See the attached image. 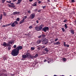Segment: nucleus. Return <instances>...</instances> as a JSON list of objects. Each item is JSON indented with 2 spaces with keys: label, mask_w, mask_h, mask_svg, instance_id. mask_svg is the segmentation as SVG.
I'll list each match as a JSON object with an SVG mask.
<instances>
[{
  "label": "nucleus",
  "mask_w": 76,
  "mask_h": 76,
  "mask_svg": "<svg viewBox=\"0 0 76 76\" xmlns=\"http://www.w3.org/2000/svg\"><path fill=\"white\" fill-rule=\"evenodd\" d=\"M19 54V52L16 50V49L12 50L11 52V54L12 56H16Z\"/></svg>",
  "instance_id": "1"
},
{
  "label": "nucleus",
  "mask_w": 76,
  "mask_h": 76,
  "mask_svg": "<svg viewBox=\"0 0 76 76\" xmlns=\"http://www.w3.org/2000/svg\"><path fill=\"white\" fill-rule=\"evenodd\" d=\"M43 27H44V25L43 24H42L41 25L39 26H36L35 28V29L37 31H41L42 29V28Z\"/></svg>",
  "instance_id": "2"
},
{
  "label": "nucleus",
  "mask_w": 76,
  "mask_h": 76,
  "mask_svg": "<svg viewBox=\"0 0 76 76\" xmlns=\"http://www.w3.org/2000/svg\"><path fill=\"white\" fill-rule=\"evenodd\" d=\"M48 39H45L42 41V43L44 45L45 44H47L48 43Z\"/></svg>",
  "instance_id": "3"
},
{
  "label": "nucleus",
  "mask_w": 76,
  "mask_h": 76,
  "mask_svg": "<svg viewBox=\"0 0 76 76\" xmlns=\"http://www.w3.org/2000/svg\"><path fill=\"white\" fill-rule=\"evenodd\" d=\"M49 29V27H45L42 28V31L45 32H46Z\"/></svg>",
  "instance_id": "4"
},
{
  "label": "nucleus",
  "mask_w": 76,
  "mask_h": 76,
  "mask_svg": "<svg viewBox=\"0 0 76 76\" xmlns=\"http://www.w3.org/2000/svg\"><path fill=\"white\" fill-rule=\"evenodd\" d=\"M23 48V47L22 46H20L18 47H17L15 49L19 53V50H22Z\"/></svg>",
  "instance_id": "5"
},
{
  "label": "nucleus",
  "mask_w": 76,
  "mask_h": 76,
  "mask_svg": "<svg viewBox=\"0 0 76 76\" xmlns=\"http://www.w3.org/2000/svg\"><path fill=\"white\" fill-rule=\"evenodd\" d=\"M2 45L3 46H4V47H6L7 46L10 47V44H7V43L6 42H3Z\"/></svg>",
  "instance_id": "6"
},
{
  "label": "nucleus",
  "mask_w": 76,
  "mask_h": 76,
  "mask_svg": "<svg viewBox=\"0 0 76 76\" xmlns=\"http://www.w3.org/2000/svg\"><path fill=\"white\" fill-rule=\"evenodd\" d=\"M26 58H31L32 57V56H31V55L29 53H27L26 54Z\"/></svg>",
  "instance_id": "7"
},
{
  "label": "nucleus",
  "mask_w": 76,
  "mask_h": 76,
  "mask_svg": "<svg viewBox=\"0 0 76 76\" xmlns=\"http://www.w3.org/2000/svg\"><path fill=\"white\" fill-rule=\"evenodd\" d=\"M35 14L34 13H32L30 15V16L29 17V18L30 19H34V17H35Z\"/></svg>",
  "instance_id": "8"
},
{
  "label": "nucleus",
  "mask_w": 76,
  "mask_h": 76,
  "mask_svg": "<svg viewBox=\"0 0 76 76\" xmlns=\"http://www.w3.org/2000/svg\"><path fill=\"white\" fill-rule=\"evenodd\" d=\"M70 32L72 34H75V32H75L74 30L72 28H70Z\"/></svg>",
  "instance_id": "9"
},
{
  "label": "nucleus",
  "mask_w": 76,
  "mask_h": 76,
  "mask_svg": "<svg viewBox=\"0 0 76 76\" xmlns=\"http://www.w3.org/2000/svg\"><path fill=\"white\" fill-rule=\"evenodd\" d=\"M20 13V12H14L13 13V15H19Z\"/></svg>",
  "instance_id": "10"
},
{
  "label": "nucleus",
  "mask_w": 76,
  "mask_h": 76,
  "mask_svg": "<svg viewBox=\"0 0 76 76\" xmlns=\"http://www.w3.org/2000/svg\"><path fill=\"white\" fill-rule=\"evenodd\" d=\"M37 47H38L37 49L39 50H42V46H37Z\"/></svg>",
  "instance_id": "11"
},
{
  "label": "nucleus",
  "mask_w": 76,
  "mask_h": 76,
  "mask_svg": "<svg viewBox=\"0 0 76 76\" xmlns=\"http://www.w3.org/2000/svg\"><path fill=\"white\" fill-rule=\"evenodd\" d=\"M44 50L46 53H48V51H49V48H47L44 49Z\"/></svg>",
  "instance_id": "12"
},
{
  "label": "nucleus",
  "mask_w": 76,
  "mask_h": 76,
  "mask_svg": "<svg viewBox=\"0 0 76 76\" xmlns=\"http://www.w3.org/2000/svg\"><path fill=\"white\" fill-rule=\"evenodd\" d=\"M47 60H48V63H50L51 62V59L49 58H47Z\"/></svg>",
  "instance_id": "13"
},
{
  "label": "nucleus",
  "mask_w": 76,
  "mask_h": 76,
  "mask_svg": "<svg viewBox=\"0 0 76 76\" xmlns=\"http://www.w3.org/2000/svg\"><path fill=\"white\" fill-rule=\"evenodd\" d=\"M22 1V0H18V2L16 3V4H20Z\"/></svg>",
  "instance_id": "14"
},
{
  "label": "nucleus",
  "mask_w": 76,
  "mask_h": 76,
  "mask_svg": "<svg viewBox=\"0 0 76 76\" xmlns=\"http://www.w3.org/2000/svg\"><path fill=\"white\" fill-rule=\"evenodd\" d=\"M0 76H6V74L4 73H1L0 74Z\"/></svg>",
  "instance_id": "15"
},
{
  "label": "nucleus",
  "mask_w": 76,
  "mask_h": 76,
  "mask_svg": "<svg viewBox=\"0 0 76 76\" xmlns=\"http://www.w3.org/2000/svg\"><path fill=\"white\" fill-rule=\"evenodd\" d=\"M16 26V25L15 24V22H13L11 25L12 27H15V26Z\"/></svg>",
  "instance_id": "16"
},
{
  "label": "nucleus",
  "mask_w": 76,
  "mask_h": 76,
  "mask_svg": "<svg viewBox=\"0 0 76 76\" xmlns=\"http://www.w3.org/2000/svg\"><path fill=\"white\" fill-rule=\"evenodd\" d=\"M41 40H38L37 42V44H40V43H41Z\"/></svg>",
  "instance_id": "17"
},
{
  "label": "nucleus",
  "mask_w": 76,
  "mask_h": 76,
  "mask_svg": "<svg viewBox=\"0 0 76 76\" xmlns=\"http://www.w3.org/2000/svg\"><path fill=\"white\" fill-rule=\"evenodd\" d=\"M24 21H25L24 20H22L20 22V24H21V23H22L23 22H24Z\"/></svg>",
  "instance_id": "18"
},
{
  "label": "nucleus",
  "mask_w": 76,
  "mask_h": 76,
  "mask_svg": "<svg viewBox=\"0 0 76 76\" xmlns=\"http://www.w3.org/2000/svg\"><path fill=\"white\" fill-rule=\"evenodd\" d=\"M8 7H15V6L14 5H11L9 4H8Z\"/></svg>",
  "instance_id": "19"
},
{
  "label": "nucleus",
  "mask_w": 76,
  "mask_h": 76,
  "mask_svg": "<svg viewBox=\"0 0 76 76\" xmlns=\"http://www.w3.org/2000/svg\"><path fill=\"white\" fill-rule=\"evenodd\" d=\"M22 58H27L26 55H23Z\"/></svg>",
  "instance_id": "20"
},
{
  "label": "nucleus",
  "mask_w": 76,
  "mask_h": 76,
  "mask_svg": "<svg viewBox=\"0 0 76 76\" xmlns=\"http://www.w3.org/2000/svg\"><path fill=\"white\" fill-rule=\"evenodd\" d=\"M41 35L42 36V38H45V37H46V35L44 34H42Z\"/></svg>",
  "instance_id": "21"
},
{
  "label": "nucleus",
  "mask_w": 76,
  "mask_h": 76,
  "mask_svg": "<svg viewBox=\"0 0 76 76\" xmlns=\"http://www.w3.org/2000/svg\"><path fill=\"white\" fill-rule=\"evenodd\" d=\"M38 56V54H37L36 55H35V56H34L33 57L34 58H37V57Z\"/></svg>",
  "instance_id": "22"
},
{
  "label": "nucleus",
  "mask_w": 76,
  "mask_h": 76,
  "mask_svg": "<svg viewBox=\"0 0 76 76\" xmlns=\"http://www.w3.org/2000/svg\"><path fill=\"white\" fill-rule=\"evenodd\" d=\"M13 44V42L12 41H9V44Z\"/></svg>",
  "instance_id": "23"
},
{
  "label": "nucleus",
  "mask_w": 76,
  "mask_h": 76,
  "mask_svg": "<svg viewBox=\"0 0 76 76\" xmlns=\"http://www.w3.org/2000/svg\"><path fill=\"white\" fill-rule=\"evenodd\" d=\"M26 18H27V16H25L23 17V20L25 21V19H26Z\"/></svg>",
  "instance_id": "24"
},
{
  "label": "nucleus",
  "mask_w": 76,
  "mask_h": 76,
  "mask_svg": "<svg viewBox=\"0 0 76 76\" xmlns=\"http://www.w3.org/2000/svg\"><path fill=\"white\" fill-rule=\"evenodd\" d=\"M3 18V15L2 14H1L0 15V19H2Z\"/></svg>",
  "instance_id": "25"
},
{
  "label": "nucleus",
  "mask_w": 76,
  "mask_h": 76,
  "mask_svg": "<svg viewBox=\"0 0 76 76\" xmlns=\"http://www.w3.org/2000/svg\"><path fill=\"white\" fill-rule=\"evenodd\" d=\"M69 1L70 2L74 3L75 2V0H69Z\"/></svg>",
  "instance_id": "26"
},
{
  "label": "nucleus",
  "mask_w": 76,
  "mask_h": 76,
  "mask_svg": "<svg viewBox=\"0 0 76 76\" xmlns=\"http://www.w3.org/2000/svg\"><path fill=\"white\" fill-rule=\"evenodd\" d=\"M31 50H35V48L33 47H31Z\"/></svg>",
  "instance_id": "27"
},
{
  "label": "nucleus",
  "mask_w": 76,
  "mask_h": 76,
  "mask_svg": "<svg viewBox=\"0 0 76 76\" xmlns=\"http://www.w3.org/2000/svg\"><path fill=\"white\" fill-rule=\"evenodd\" d=\"M8 26L7 25H4L2 26V27L4 28V27H6V26Z\"/></svg>",
  "instance_id": "28"
},
{
  "label": "nucleus",
  "mask_w": 76,
  "mask_h": 76,
  "mask_svg": "<svg viewBox=\"0 0 76 76\" xmlns=\"http://www.w3.org/2000/svg\"><path fill=\"white\" fill-rule=\"evenodd\" d=\"M64 47H66L67 46V45L66 44V42H64Z\"/></svg>",
  "instance_id": "29"
},
{
  "label": "nucleus",
  "mask_w": 76,
  "mask_h": 76,
  "mask_svg": "<svg viewBox=\"0 0 76 76\" xmlns=\"http://www.w3.org/2000/svg\"><path fill=\"white\" fill-rule=\"evenodd\" d=\"M62 59L64 61H66V58H63Z\"/></svg>",
  "instance_id": "30"
},
{
  "label": "nucleus",
  "mask_w": 76,
  "mask_h": 76,
  "mask_svg": "<svg viewBox=\"0 0 76 76\" xmlns=\"http://www.w3.org/2000/svg\"><path fill=\"white\" fill-rule=\"evenodd\" d=\"M33 28L32 26H30L29 27V29H32Z\"/></svg>",
  "instance_id": "31"
},
{
  "label": "nucleus",
  "mask_w": 76,
  "mask_h": 76,
  "mask_svg": "<svg viewBox=\"0 0 76 76\" xmlns=\"http://www.w3.org/2000/svg\"><path fill=\"white\" fill-rule=\"evenodd\" d=\"M14 22V23H15V24H17V25H18V21H15Z\"/></svg>",
  "instance_id": "32"
},
{
  "label": "nucleus",
  "mask_w": 76,
  "mask_h": 76,
  "mask_svg": "<svg viewBox=\"0 0 76 76\" xmlns=\"http://www.w3.org/2000/svg\"><path fill=\"white\" fill-rule=\"evenodd\" d=\"M33 6H35V7H36L37 6V4L34 3V5H32Z\"/></svg>",
  "instance_id": "33"
},
{
  "label": "nucleus",
  "mask_w": 76,
  "mask_h": 76,
  "mask_svg": "<svg viewBox=\"0 0 76 76\" xmlns=\"http://www.w3.org/2000/svg\"><path fill=\"white\" fill-rule=\"evenodd\" d=\"M65 28H68V26H67V24H65V26H64Z\"/></svg>",
  "instance_id": "34"
},
{
  "label": "nucleus",
  "mask_w": 76,
  "mask_h": 76,
  "mask_svg": "<svg viewBox=\"0 0 76 76\" xmlns=\"http://www.w3.org/2000/svg\"><path fill=\"white\" fill-rule=\"evenodd\" d=\"M61 29H62L63 32H64V31H65V30H64V28H61Z\"/></svg>",
  "instance_id": "35"
},
{
  "label": "nucleus",
  "mask_w": 76,
  "mask_h": 76,
  "mask_svg": "<svg viewBox=\"0 0 76 76\" xmlns=\"http://www.w3.org/2000/svg\"><path fill=\"white\" fill-rule=\"evenodd\" d=\"M16 20L18 21H19L20 20V18H18L16 19Z\"/></svg>",
  "instance_id": "36"
},
{
  "label": "nucleus",
  "mask_w": 76,
  "mask_h": 76,
  "mask_svg": "<svg viewBox=\"0 0 76 76\" xmlns=\"http://www.w3.org/2000/svg\"><path fill=\"white\" fill-rule=\"evenodd\" d=\"M60 44V42H56V45Z\"/></svg>",
  "instance_id": "37"
},
{
  "label": "nucleus",
  "mask_w": 76,
  "mask_h": 76,
  "mask_svg": "<svg viewBox=\"0 0 76 76\" xmlns=\"http://www.w3.org/2000/svg\"><path fill=\"white\" fill-rule=\"evenodd\" d=\"M3 14H4V16H6V14L4 12H3Z\"/></svg>",
  "instance_id": "38"
},
{
  "label": "nucleus",
  "mask_w": 76,
  "mask_h": 76,
  "mask_svg": "<svg viewBox=\"0 0 76 76\" xmlns=\"http://www.w3.org/2000/svg\"><path fill=\"white\" fill-rule=\"evenodd\" d=\"M67 20L65 19L64 20V22H67Z\"/></svg>",
  "instance_id": "39"
},
{
  "label": "nucleus",
  "mask_w": 76,
  "mask_h": 76,
  "mask_svg": "<svg viewBox=\"0 0 76 76\" xmlns=\"http://www.w3.org/2000/svg\"><path fill=\"white\" fill-rule=\"evenodd\" d=\"M42 7H43V9H44L45 7H46V6H42Z\"/></svg>",
  "instance_id": "40"
},
{
  "label": "nucleus",
  "mask_w": 76,
  "mask_h": 76,
  "mask_svg": "<svg viewBox=\"0 0 76 76\" xmlns=\"http://www.w3.org/2000/svg\"><path fill=\"white\" fill-rule=\"evenodd\" d=\"M6 1V0H2V3H4V1Z\"/></svg>",
  "instance_id": "41"
},
{
  "label": "nucleus",
  "mask_w": 76,
  "mask_h": 76,
  "mask_svg": "<svg viewBox=\"0 0 76 76\" xmlns=\"http://www.w3.org/2000/svg\"><path fill=\"white\" fill-rule=\"evenodd\" d=\"M28 13H30V14H31V11H30V10L28 11Z\"/></svg>",
  "instance_id": "42"
},
{
  "label": "nucleus",
  "mask_w": 76,
  "mask_h": 76,
  "mask_svg": "<svg viewBox=\"0 0 76 76\" xmlns=\"http://www.w3.org/2000/svg\"><path fill=\"white\" fill-rule=\"evenodd\" d=\"M38 38H42V37L41 35L39 36V37H38Z\"/></svg>",
  "instance_id": "43"
},
{
  "label": "nucleus",
  "mask_w": 76,
  "mask_h": 76,
  "mask_svg": "<svg viewBox=\"0 0 76 76\" xmlns=\"http://www.w3.org/2000/svg\"><path fill=\"white\" fill-rule=\"evenodd\" d=\"M8 49L9 50H10L11 49V48L10 47H8Z\"/></svg>",
  "instance_id": "44"
},
{
  "label": "nucleus",
  "mask_w": 76,
  "mask_h": 76,
  "mask_svg": "<svg viewBox=\"0 0 76 76\" xmlns=\"http://www.w3.org/2000/svg\"><path fill=\"white\" fill-rule=\"evenodd\" d=\"M45 46H42V48H45Z\"/></svg>",
  "instance_id": "45"
},
{
  "label": "nucleus",
  "mask_w": 76,
  "mask_h": 76,
  "mask_svg": "<svg viewBox=\"0 0 76 76\" xmlns=\"http://www.w3.org/2000/svg\"><path fill=\"white\" fill-rule=\"evenodd\" d=\"M14 48H16V45H15L14 46Z\"/></svg>",
  "instance_id": "46"
},
{
  "label": "nucleus",
  "mask_w": 76,
  "mask_h": 76,
  "mask_svg": "<svg viewBox=\"0 0 76 76\" xmlns=\"http://www.w3.org/2000/svg\"><path fill=\"white\" fill-rule=\"evenodd\" d=\"M2 71L3 72H6L5 70H3Z\"/></svg>",
  "instance_id": "47"
},
{
  "label": "nucleus",
  "mask_w": 76,
  "mask_h": 76,
  "mask_svg": "<svg viewBox=\"0 0 76 76\" xmlns=\"http://www.w3.org/2000/svg\"><path fill=\"white\" fill-rule=\"evenodd\" d=\"M36 23H39V22L38 21V20H37L36 21Z\"/></svg>",
  "instance_id": "48"
},
{
  "label": "nucleus",
  "mask_w": 76,
  "mask_h": 76,
  "mask_svg": "<svg viewBox=\"0 0 76 76\" xmlns=\"http://www.w3.org/2000/svg\"><path fill=\"white\" fill-rule=\"evenodd\" d=\"M57 40H58V39H55V42H56V41H57Z\"/></svg>",
  "instance_id": "49"
},
{
  "label": "nucleus",
  "mask_w": 76,
  "mask_h": 76,
  "mask_svg": "<svg viewBox=\"0 0 76 76\" xmlns=\"http://www.w3.org/2000/svg\"><path fill=\"white\" fill-rule=\"evenodd\" d=\"M38 12H41V10H39L38 11Z\"/></svg>",
  "instance_id": "50"
},
{
  "label": "nucleus",
  "mask_w": 76,
  "mask_h": 76,
  "mask_svg": "<svg viewBox=\"0 0 76 76\" xmlns=\"http://www.w3.org/2000/svg\"><path fill=\"white\" fill-rule=\"evenodd\" d=\"M11 76H15V74H11Z\"/></svg>",
  "instance_id": "51"
},
{
  "label": "nucleus",
  "mask_w": 76,
  "mask_h": 76,
  "mask_svg": "<svg viewBox=\"0 0 76 76\" xmlns=\"http://www.w3.org/2000/svg\"><path fill=\"white\" fill-rule=\"evenodd\" d=\"M4 60H6V58L4 57Z\"/></svg>",
  "instance_id": "52"
},
{
  "label": "nucleus",
  "mask_w": 76,
  "mask_h": 76,
  "mask_svg": "<svg viewBox=\"0 0 76 76\" xmlns=\"http://www.w3.org/2000/svg\"><path fill=\"white\" fill-rule=\"evenodd\" d=\"M41 3V1H39L38 2V3Z\"/></svg>",
  "instance_id": "53"
},
{
  "label": "nucleus",
  "mask_w": 76,
  "mask_h": 76,
  "mask_svg": "<svg viewBox=\"0 0 76 76\" xmlns=\"http://www.w3.org/2000/svg\"><path fill=\"white\" fill-rule=\"evenodd\" d=\"M10 4L12 5H14V4L13 3H11Z\"/></svg>",
  "instance_id": "54"
},
{
  "label": "nucleus",
  "mask_w": 76,
  "mask_h": 76,
  "mask_svg": "<svg viewBox=\"0 0 76 76\" xmlns=\"http://www.w3.org/2000/svg\"><path fill=\"white\" fill-rule=\"evenodd\" d=\"M47 1H48V3H50V0H47Z\"/></svg>",
  "instance_id": "55"
},
{
  "label": "nucleus",
  "mask_w": 76,
  "mask_h": 76,
  "mask_svg": "<svg viewBox=\"0 0 76 76\" xmlns=\"http://www.w3.org/2000/svg\"><path fill=\"white\" fill-rule=\"evenodd\" d=\"M54 44L55 45H57L56 42H55V43H54Z\"/></svg>",
  "instance_id": "56"
},
{
  "label": "nucleus",
  "mask_w": 76,
  "mask_h": 76,
  "mask_svg": "<svg viewBox=\"0 0 76 76\" xmlns=\"http://www.w3.org/2000/svg\"><path fill=\"white\" fill-rule=\"evenodd\" d=\"M66 47H69V45H66Z\"/></svg>",
  "instance_id": "57"
},
{
  "label": "nucleus",
  "mask_w": 76,
  "mask_h": 76,
  "mask_svg": "<svg viewBox=\"0 0 76 76\" xmlns=\"http://www.w3.org/2000/svg\"><path fill=\"white\" fill-rule=\"evenodd\" d=\"M46 61H47V60L45 59L44 61V62H46Z\"/></svg>",
  "instance_id": "58"
},
{
  "label": "nucleus",
  "mask_w": 76,
  "mask_h": 76,
  "mask_svg": "<svg viewBox=\"0 0 76 76\" xmlns=\"http://www.w3.org/2000/svg\"><path fill=\"white\" fill-rule=\"evenodd\" d=\"M38 20H41V18H38Z\"/></svg>",
  "instance_id": "59"
},
{
  "label": "nucleus",
  "mask_w": 76,
  "mask_h": 76,
  "mask_svg": "<svg viewBox=\"0 0 76 76\" xmlns=\"http://www.w3.org/2000/svg\"><path fill=\"white\" fill-rule=\"evenodd\" d=\"M75 23L76 24V20H75V21H74Z\"/></svg>",
  "instance_id": "60"
},
{
  "label": "nucleus",
  "mask_w": 76,
  "mask_h": 76,
  "mask_svg": "<svg viewBox=\"0 0 76 76\" xmlns=\"http://www.w3.org/2000/svg\"><path fill=\"white\" fill-rule=\"evenodd\" d=\"M29 1H33V0H29Z\"/></svg>",
  "instance_id": "61"
},
{
  "label": "nucleus",
  "mask_w": 76,
  "mask_h": 76,
  "mask_svg": "<svg viewBox=\"0 0 76 76\" xmlns=\"http://www.w3.org/2000/svg\"><path fill=\"white\" fill-rule=\"evenodd\" d=\"M9 3H10H10H11V1H9Z\"/></svg>",
  "instance_id": "62"
},
{
  "label": "nucleus",
  "mask_w": 76,
  "mask_h": 76,
  "mask_svg": "<svg viewBox=\"0 0 76 76\" xmlns=\"http://www.w3.org/2000/svg\"><path fill=\"white\" fill-rule=\"evenodd\" d=\"M7 3H9V1H7Z\"/></svg>",
  "instance_id": "63"
},
{
  "label": "nucleus",
  "mask_w": 76,
  "mask_h": 76,
  "mask_svg": "<svg viewBox=\"0 0 76 76\" xmlns=\"http://www.w3.org/2000/svg\"><path fill=\"white\" fill-rule=\"evenodd\" d=\"M53 76H57V75H54Z\"/></svg>",
  "instance_id": "64"
}]
</instances>
